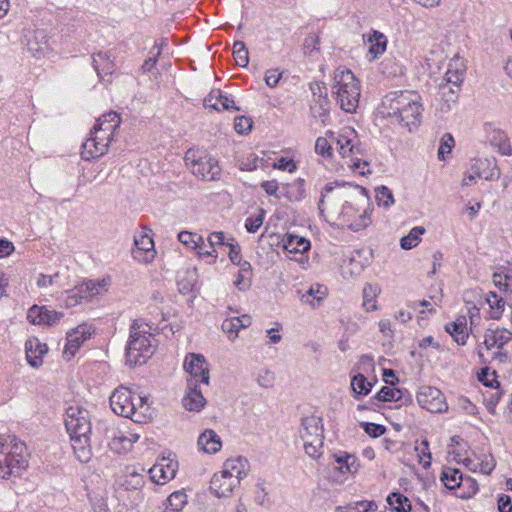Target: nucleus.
Listing matches in <instances>:
<instances>
[{
	"label": "nucleus",
	"mask_w": 512,
	"mask_h": 512,
	"mask_svg": "<svg viewBox=\"0 0 512 512\" xmlns=\"http://www.w3.org/2000/svg\"><path fill=\"white\" fill-rule=\"evenodd\" d=\"M486 300L490 307V317L492 319H499L503 312L505 301L495 292H489Z\"/></svg>",
	"instance_id": "nucleus-42"
},
{
	"label": "nucleus",
	"mask_w": 512,
	"mask_h": 512,
	"mask_svg": "<svg viewBox=\"0 0 512 512\" xmlns=\"http://www.w3.org/2000/svg\"><path fill=\"white\" fill-rule=\"evenodd\" d=\"M352 390L360 396L367 395L372 388V384L362 374L355 375L351 380Z\"/></svg>",
	"instance_id": "nucleus-44"
},
{
	"label": "nucleus",
	"mask_w": 512,
	"mask_h": 512,
	"mask_svg": "<svg viewBox=\"0 0 512 512\" xmlns=\"http://www.w3.org/2000/svg\"><path fill=\"white\" fill-rule=\"evenodd\" d=\"M238 485V480L230 478L220 471L213 475L210 489L218 498L230 497Z\"/></svg>",
	"instance_id": "nucleus-22"
},
{
	"label": "nucleus",
	"mask_w": 512,
	"mask_h": 512,
	"mask_svg": "<svg viewBox=\"0 0 512 512\" xmlns=\"http://www.w3.org/2000/svg\"><path fill=\"white\" fill-rule=\"evenodd\" d=\"M250 469L248 460L244 457L238 456L235 458L227 459L222 467L221 472L230 478L240 481L247 476Z\"/></svg>",
	"instance_id": "nucleus-23"
},
{
	"label": "nucleus",
	"mask_w": 512,
	"mask_h": 512,
	"mask_svg": "<svg viewBox=\"0 0 512 512\" xmlns=\"http://www.w3.org/2000/svg\"><path fill=\"white\" fill-rule=\"evenodd\" d=\"M387 502L397 512H408L411 510V503L409 499L401 493H391L387 497Z\"/></svg>",
	"instance_id": "nucleus-41"
},
{
	"label": "nucleus",
	"mask_w": 512,
	"mask_h": 512,
	"mask_svg": "<svg viewBox=\"0 0 512 512\" xmlns=\"http://www.w3.org/2000/svg\"><path fill=\"white\" fill-rule=\"evenodd\" d=\"M65 427L70 435L72 448L78 460L87 463L91 459V421L89 412L79 406H70L65 414Z\"/></svg>",
	"instance_id": "nucleus-2"
},
{
	"label": "nucleus",
	"mask_w": 512,
	"mask_h": 512,
	"mask_svg": "<svg viewBox=\"0 0 512 512\" xmlns=\"http://www.w3.org/2000/svg\"><path fill=\"white\" fill-rule=\"evenodd\" d=\"M375 398L382 402L399 401L402 398V392L394 386H385L375 395Z\"/></svg>",
	"instance_id": "nucleus-45"
},
{
	"label": "nucleus",
	"mask_w": 512,
	"mask_h": 512,
	"mask_svg": "<svg viewBox=\"0 0 512 512\" xmlns=\"http://www.w3.org/2000/svg\"><path fill=\"white\" fill-rule=\"evenodd\" d=\"M462 480V474L458 469L447 467L442 471L441 481L450 490L459 487Z\"/></svg>",
	"instance_id": "nucleus-39"
},
{
	"label": "nucleus",
	"mask_w": 512,
	"mask_h": 512,
	"mask_svg": "<svg viewBox=\"0 0 512 512\" xmlns=\"http://www.w3.org/2000/svg\"><path fill=\"white\" fill-rule=\"evenodd\" d=\"M202 386L190 382L187 384V390L182 398V405L188 411H200L206 404V399L202 394Z\"/></svg>",
	"instance_id": "nucleus-21"
},
{
	"label": "nucleus",
	"mask_w": 512,
	"mask_h": 512,
	"mask_svg": "<svg viewBox=\"0 0 512 512\" xmlns=\"http://www.w3.org/2000/svg\"><path fill=\"white\" fill-rule=\"evenodd\" d=\"M29 453L24 442L12 438L0 443V478L20 476L29 465Z\"/></svg>",
	"instance_id": "nucleus-7"
},
{
	"label": "nucleus",
	"mask_w": 512,
	"mask_h": 512,
	"mask_svg": "<svg viewBox=\"0 0 512 512\" xmlns=\"http://www.w3.org/2000/svg\"><path fill=\"white\" fill-rule=\"evenodd\" d=\"M252 120L246 116H238L234 120V129L238 134L248 133L252 128Z\"/></svg>",
	"instance_id": "nucleus-60"
},
{
	"label": "nucleus",
	"mask_w": 512,
	"mask_h": 512,
	"mask_svg": "<svg viewBox=\"0 0 512 512\" xmlns=\"http://www.w3.org/2000/svg\"><path fill=\"white\" fill-rule=\"evenodd\" d=\"M415 450L418 453L419 462L424 468L431 464V453L429 451V443L426 439L422 440L419 445H416Z\"/></svg>",
	"instance_id": "nucleus-51"
},
{
	"label": "nucleus",
	"mask_w": 512,
	"mask_h": 512,
	"mask_svg": "<svg viewBox=\"0 0 512 512\" xmlns=\"http://www.w3.org/2000/svg\"><path fill=\"white\" fill-rule=\"evenodd\" d=\"M419 96L410 91L392 93L383 100V111L387 117L396 118L403 127L411 130L420 121L422 105Z\"/></svg>",
	"instance_id": "nucleus-3"
},
{
	"label": "nucleus",
	"mask_w": 512,
	"mask_h": 512,
	"mask_svg": "<svg viewBox=\"0 0 512 512\" xmlns=\"http://www.w3.org/2000/svg\"><path fill=\"white\" fill-rule=\"evenodd\" d=\"M185 162L196 177L204 180H215L221 172L218 161L215 158L209 156H199L196 158V153L191 150L186 153Z\"/></svg>",
	"instance_id": "nucleus-11"
},
{
	"label": "nucleus",
	"mask_w": 512,
	"mask_h": 512,
	"mask_svg": "<svg viewBox=\"0 0 512 512\" xmlns=\"http://www.w3.org/2000/svg\"><path fill=\"white\" fill-rule=\"evenodd\" d=\"M210 250L200 251L199 255L204 257H213L217 258V246L226 245L227 241L225 240V235L222 231L212 232L208 235L207 238Z\"/></svg>",
	"instance_id": "nucleus-37"
},
{
	"label": "nucleus",
	"mask_w": 512,
	"mask_h": 512,
	"mask_svg": "<svg viewBox=\"0 0 512 512\" xmlns=\"http://www.w3.org/2000/svg\"><path fill=\"white\" fill-rule=\"evenodd\" d=\"M282 73L278 69H269L265 73V83L268 87L274 88L278 85Z\"/></svg>",
	"instance_id": "nucleus-64"
},
{
	"label": "nucleus",
	"mask_w": 512,
	"mask_h": 512,
	"mask_svg": "<svg viewBox=\"0 0 512 512\" xmlns=\"http://www.w3.org/2000/svg\"><path fill=\"white\" fill-rule=\"evenodd\" d=\"M488 139L491 145L498 148L499 153L504 156L512 155V146L504 131L494 128L490 131Z\"/></svg>",
	"instance_id": "nucleus-31"
},
{
	"label": "nucleus",
	"mask_w": 512,
	"mask_h": 512,
	"mask_svg": "<svg viewBox=\"0 0 512 512\" xmlns=\"http://www.w3.org/2000/svg\"><path fill=\"white\" fill-rule=\"evenodd\" d=\"M184 370L188 373L187 384L209 385V364L201 354L190 353L186 355L183 363Z\"/></svg>",
	"instance_id": "nucleus-13"
},
{
	"label": "nucleus",
	"mask_w": 512,
	"mask_h": 512,
	"mask_svg": "<svg viewBox=\"0 0 512 512\" xmlns=\"http://www.w3.org/2000/svg\"><path fill=\"white\" fill-rule=\"evenodd\" d=\"M87 291L84 289L83 284H79L73 289L68 291V297L66 299V306L73 307L82 301L90 300L89 296L86 293Z\"/></svg>",
	"instance_id": "nucleus-43"
},
{
	"label": "nucleus",
	"mask_w": 512,
	"mask_h": 512,
	"mask_svg": "<svg viewBox=\"0 0 512 512\" xmlns=\"http://www.w3.org/2000/svg\"><path fill=\"white\" fill-rule=\"evenodd\" d=\"M299 433L305 453L313 459H318L322 455L324 439L322 419L316 415L304 417Z\"/></svg>",
	"instance_id": "nucleus-10"
},
{
	"label": "nucleus",
	"mask_w": 512,
	"mask_h": 512,
	"mask_svg": "<svg viewBox=\"0 0 512 512\" xmlns=\"http://www.w3.org/2000/svg\"><path fill=\"white\" fill-rule=\"evenodd\" d=\"M283 247L288 253L303 254L310 249L311 244L305 237L289 234L284 240Z\"/></svg>",
	"instance_id": "nucleus-33"
},
{
	"label": "nucleus",
	"mask_w": 512,
	"mask_h": 512,
	"mask_svg": "<svg viewBox=\"0 0 512 512\" xmlns=\"http://www.w3.org/2000/svg\"><path fill=\"white\" fill-rule=\"evenodd\" d=\"M93 67L99 77L111 75L114 71V62L106 53L99 52L92 57Z\"/></svg>",
	"instance_id": "nucleus-34"
},
{
	"label": "nucleus",
	"mask_w": 512,
	"mask_h": 512,
	"mask_svg": "<svg viewBox=\"0 0 512 512\" xmlns=\"http://www.w3.org/2000/svg\"><path fill=\"white\" fill-rule=\"evenodd\" d=\"M26 359L30 366L38 368L42 365V357L48 352L45 343L39 341L38 338H29L25 343Z\"/></svg>",
	"instance_id": "nucleus-24"
},
{
	"label": "nucleus",
	"mask_w": 512,
	"mask_h": 512,
	"mask_svg": "<svg viewBox=\"0 0 512 512\" xmlns=\"http://www.w3.org/2000/svg\"><path fill=\"white\" fill-rule=\"evenodd\" d=\"M178 240L187 248L195 250V242L200 240V235L190 231H181L178 234Z\"/></svg>",
	"instance_id": "nucleus-55"
},
{
	"label": "nucleus",
	"mask_w": 512,
	"mask_h": 512,
	"mask_svg": "<svg viewBox=\"0 0 512 512\" xmlns=\"http://www.w3.org/2000/svg\"><path fill=\"white\" fill-rule=\"evenodd\" d=\"M425 233V228L421 226H416L412 228L408 235L402 237L400 239V246L404 250H410L416 247L420 241V236Z\"/></svg>",
	"instance_id": "nucleus-40"
},
{
	"label": "nucleus",
	"mask_w": 512,
	"mask_h": 512,
	"mask_svg": "<svg viewBox=\"0 0 512 512\" xmlns=\"http://www.w3.org/2000/svg\"><path fill=\"white\" fill-rule=\"evenodd\" d=\"M27 50L34 57L44 55L48 50L46 36L43 31H35L27 40Z\"/></svg>",
	"instance_id": "nucleus-32"
},
{
	"label": "nucleus",
	"mask_w": 512,
	"mask_h": 512,
	"mask_svg": "<svg viewBox=\"0 0 512 512\" xmlns=\"http://www.w3.org/2000/svg\"><path fill=\"white\" fill-rule=\"evenodd\" d=\"M198 447L208 454H213L221 449L222 443L216 432L205 430L198 438Z\"/></svg>",
	"instance_id": "nucleus-30"
},
{
	"label": "nucleus",
	"mask_w": 512,
	"mask_h": 512,
	"mask_svg": "<svg viewBox=\"0 0 512 512\" xmlns=\"http://www.w3.org/2000/svg\"><path fill=\"white\" fill-rule=\"evenodd\" d=\"M363 270L362 264L355 259L345 260L341 266V273L344 278H351L359 275Z\"/></svg>",
	"instance_id": "nucleus-46"
},
{
	"label": "nucleus",
	"mask_w": 512,
	"mask_h": 512,
	"mask_svg": "<svg viewBox=\"0 0 512 512\" xmlns=\"http://www.w3.org/2000/svg\"><path fill=\"white\" fill-rule=\"evenodd\" d=\"M334 145H335V143H332L331 138L329 141L325 137H319L315 143V151H316V153L320 154L321 156L331 157Z\"/></svg>",
	"instance_id": "nucleus-52"
},
{
	"label": "nucleus",
	"mask_w": 512,
	"mask_h": 512,
	"mask_svg": "<svg viewBox=\"0 0 512 512\" xmlns=\"http://www.w3.org/2000/svg\"><path fill=\"white\" fill-rule=\"evenodd\" d=\"M333 459L335 464L333 469L338 470L342 474H354L358 471L359 463L355 455L340 451L333 455Z\"/></svg>",
	"instance_id": "nucleus-27"
},
{
	"label": "nucleus",
	"mask_w": 512,
	"mask_h": 512,
	"mask_svg": "<svg viewBox=\"0 0 512 512\" xmlns=\"http://www.w3.org/2000/svg\"><path fill=\"white\" fill-rule=\"evenodd\" d=\"M360 94V82L355 75L343 67L337 68L334 71L332 95L339 107L347 113L356 112Z\"/></svg>",
	"instance_id": "nucleus-5"
},
{
	"label": "nucleus",
	"mask_w": 512,
	"mask_h": 512,
	"mask_svg": "<svg viewBox=\"0 0 512 512\" xmlns=\"http://www.w3.org/2000/svg\"><path fill=\"white\" fill-rule=\"evenodd\" d=\"M274 380V374L267 369L261 370L257 377V383L259 384V386L264 388L272 387L274 384Z\"/></svg>",
	"instance_id": "nucleus-61"
},
{
	"label": "nucleus",
	"mask_w": 512,
	"mask_h": 512,
	"mask_svg": "<svg viewBox=\"0 0 512 512\" xmlns=\"http://www.w3.org/2000/svg\"><path fill=\"white\" fill-rule=\"evenodd\" d=\"M233 56L235 62L240 67H246L249 63L248 50L241 41L235 42L233 45Z\"/></svg>",
	"instance_id": "nucleus-47"
},
{
	"label": "nucleus",
	"mask_w": 512,
	"mask_h": 512,
	"mask_svg": "<svg viewBox=\"0 0 512 512\" xmlns=\"http://www.w3.org/2000/svg\"><path fill=\"white\" fill-rule=\"evenodd\" d=\"M150 327L134 321L130 328L129 341L126 347V360L130 366L146 363L155 351V338L149 332Z\"/></svg>",
	"instance_id": "nucleus-6"
},
{
	"label": "nucleus",
	"mask_w": 512,
	"mask_h": 512,
	"mask_svg": "<svg viewBox=\"0 0 512 512\" xmlns=\"http://www.w3.org/2000/svg\"><path fill=\"white\" fill-rule=\"evenodd\" d=\"M445 330L449 333L458 345H465L469 337L467 319L465 316H459L455 321L447 323Z\"/></svg>",
	"instance_id": "nucleus-26"
},
{
	"label": "nucleus",
	"mask_w": 512,
	"mask_h": 512,
	"mask_svg": "<svg viewBox=\"0 0 512 512\" xmlns=\"http://www.w3.org/2000/svg\"><path fill=\"white\" fill-rule=\"evenodd\" d=\"M454 147V138L450 133H446L442 136L440 146L438 149V158L440 160L445 159V154H450Z\"/></svg>",
	"instance_id": "nucleus-53"
},
{
	"label": "nucleus",
	"mask_w": 512,
	"mask_h": 512,
	"mask_svg": "<svg viewBox=\"0 0 512 512\" xmlns=\"http://www.w3.org/2000/svg\"><path fill=\"white\" fill-rule=\"evenodd\" d=\"M234 280V286L240 291L247 290L251 285L252 266L249 262L243 261Z\"/></svg>",
	"instance_id": "nucleus-35"
},
{
	"label": "nucleus",
	"mask_w": 512,
	"mask_h": 512,
	"mask_svg": "<svg viewBox=\"0 0 512 512\" xmlns=\"http://www.w3.org/2000/svg\"><path fill=\"white\" fill-rule=\"evenodd\" d=\"M219 98H221V90H212L204 98V107L211 108L215 111H221Z\"/></svg>",
	"instance_id": "nucleus-59"
},
{
	"label": "nucleus",
	"mask_w": 512,
	"mask_h": 512,
	"mask_svg": "<svg viewBox=\"0 0 512 512\" xmlns=\"http://www.w3.org/2000/svg\"><path fill=\"white\" fill-rule=\"evenodd\" d=\"M105 434L110 450L118 454L130 451L133 443L140 438L138 433L120 431L115 427L107 428Z\"/></svg>",
	"instance_id": "nucleus-15"
},
{
	"label": "nucleus",
	"mask_w": 512,
	"mask_h": 512,
	"mask_svg": "<svg viewBox=\"0 0 512 512\" xmlns=\"http://www.w3.org/2000/svg\"><path fill=\"white\" fill-rule=\"evenodd\" d=\"M512 340V333L504 328L487 329L484 340L478 348V356L482 363H507L509 353L504 349Z\"/></svg>",
	"instance_id": "nucleus-8"
},
{
	"label": "nucleus",
	"mask_w": 512,
	"mask_h": 512,
	"mask_svg": "<svg viewBox=\"0 0 512 512\" xmlns=\"http://www.w3.org/2000/svg\"><path fill=\"white\" fill-rule=\"evenodd\" d=\"M177 472V463L163 459L161 462L156 463L149 469L151 480L158 484L163 485L169 480L173 479Z\"/></svg>",
	"instance_id": "nucleus-20"
},
{
	"label": "nucleus",
	"mask_w": 512,
	"mask_h": 512,
	"mask_svg": "<svg viewBox=\"0 0 512 512\" xmlns=\"http://www.w3.org/2000/svg\"><path fill=\"white\" fill-rule=\"evenodd\" d=\"M91 336V327L87 324L79 325L67 333V343L63 354L68 359L72 358L80 345Z\"/></svg>",
	"instance_id": "nucleus-19"
},
{
	"label": "nucleus",
	"mask_w": 512,
	"mask_h": 512,
	"mask_svg": "<svg viewBox=\"0 0 512 512\" xmlns=\"http://www.w3.org/2000/svg\"><path fill=\"white\" fill-rule=\"evenodd\" d=\"M110 406L117 415L131 418L135 422H141V418L146 417L149 412L146 398L138 396L135 401L131 390L124 386H119L114 390L110 396Z\"/></svg>",
	"instance_id": "nucleus-9"
},
{
	"label": "nucleus",
	"mask_w": 512,
	"mask_h": 512,
	"mask_svg": "<svg viewBox=\"0 0 512 512\" xmlns=\"http://www.w3.org/2000/svg\"><path fill=\"white\" fill-rule=\"evenodd\" d=\"M167 502V507L180 512L187 503V495L182 491H175L168 497Z\"/></svg>",
	"instance_id": "nucleus-48"
},
{
	"label": "nucleus",
	"mask_w": 512,
	"mask_h": 512,
	"mask_svg": "<svg viewBox=\"0 0 512 512\" xmlns=\"http://www.w3.org/2000/svg\"><path fill=\"white\" fill-rule=\"evenodd\" d=\"M329 137L332 139V143H335V147L338 150V153L343 158H350V161L347 162V165L354 168L360 169L361 162L359 159L354 158L353 156L356 153L358 148L355 145V131L350 128H344L341 133H333L328 132Z\"/></svg>",
	"instance_id": "nucleus-12"
},
{
	"label": "nucleus",
	"mask_w": 512,
	"mask_h": 512,
	"mask_svg": "<svg viewBox=\"0 0 512 512\" xmlns=\"http://www.w3.org/2000/svg\"><path fill=\"white\" fill-rule=\"evenodd\" d=\"M132 256L135 260L143 263H150L156 256L154 241L147 232H140L134 236V248Z\"/></svg>",
	"instance_id": "nucleus-17"
},
{
	"label": "nucleus",
	"mask_w": 512,
	"mask_h": 512,
	"mask_svg": "<svg viewBox=\"0 0 512 512\" xmlns=\"http://www.w3.org/2000/svg\"><path fill=\"white\" fill-rule=\"evenodd\" d=\"M417 402L421 407L432 413H441L448 408L442 392L432 386H423L420 388L417 393Z\"/></svg>",
	"instance_id": "nucleus-14"
},
{
	"label": "nucleus",
	"mask_w": 512,
	"mask_h": 512,
	"mask_svg": "<svg viewBox=\"0 0 512 512\" xmlns=\"http://www.w3.org/2000/svg\"><path fill=\"white\" fill-rule=\"evenodd\" d=\"M380 292L377 285L366 284L363 288V307L367 312L377 309L376 298Z\"/></svg>",
	"instance_id": "nucleus-38"
},
{
	"label": "nucleus",
	"mask_w": 512,
	"mask_h": 512,
	"mask_svg": "<svg viewBox=\"0 0 512 512\" xmlns=\"http://www.w3.org/2000/svg\"><path fill=\"white\" fill-rule=\"evenodd\" d=\"M376 200L378 205L385 208H388L394 204L393 194L391 190L386 186H381L376 189Z\"/></svg>",
	"instance_id": "nucleus-50"
},
{
	"label": "nucleus",
	"mask_w": 512,
	"mask_h": 512,
	"mask_svg": "<svg viewBox=\"0 0 512 512\" xmlns=\"http://www.w3.org/2000/svg\"><path fill=\"white\" fill-rule=\"evenodd\" d=\"M226 246L229 247L228 255L231 262L237 266H241L243 262L241 261V249L238 243H236L234 239L231 238L227 241Z\"/></svg>",
	"instance_id": "nucleus-57"
},
{
	"label": "nucleus",
	"mask_w": 512,
	"mask_h": 512,
	"mask_svg": "<svg viewBox=\"0 0 512 512\" xmlns=\"http://www.w3.org/2000/svg\"><path fill=\"white\" fill-rule=\"evenodd\" d=\"M255 502L260 506H267L270 504L268 493L266 492L263 484L259 483L255 487Z\"/></svg>",
	"instance_id": "nucleus-63"
},
{
	"label": "nucleus",
	"mask_w": 512,
	"mask_h": 512,
	"mask_svg": "<svg viewBox=\"0 0 512 512\" xmlns=\"http://www.w3.org/2000/svg\"><path fill=\"white\" fill-rule=\"evenodd\" d=\"M120 122V116L116 112H109L98 118L90 137L82 145V157L90 160L104 155Z\"/></svg>",
	"instance_id": "nucleus-4"
},
{
	"label": "nucleus",
	"mask_w": 512,
	"mask_h": 512,
	"mask_svg": "<svg viewBox=\"0 0 512 512\" xmlns=\"http://www.w3.org/2000/svg\"><path fill=\"white\" fill-rule=\"evenodd\" d=\"M493 283L496 287L502 290H507L510 287V284H512V275L509 274H501V273H494L493 274Z\"/></svg>",
	"instance_id": "nucleus-62"
},
{
	"label": "nucleus",
	"mask_w": 512,
	"mask_h": 512,
	"mask_svg": "<svg viewBox=\"0 0 512 512\" xmlns=\"http://www.w3.org/2000/svg\"><path fill=\"white\" fill-rule=\"evenodd\" d=\"M265 211L259 209V214L256 217H248L245 222V228L249 233H255L263 224Z\"/></svg>",
	"instance_id": "nucleus-56"
},
{
	"label": "nucleus",
	"mask_w": 512,
	"mask_h": 512,
	"mask_svg": "<svg viewBox=\"0 0 512 512\" xmlns=\"http://www.w3.org/2000/svg\"><path fill=\"white\" fill-rule=\"evenodd\" d=\"M367 42L369 43L368 57L370 61L375 60L379 55L383 54L386 50L387 39L384 34L373 31L368 34Z\"/></svg>",
	"instance_id": "nucleus-28"
},
{
	"label": "nucleus",
	"mask_w": 512,
	"mask_h": 512,
	"mask_svg": "<svg viewBox=\"0 0 512 512\" xmlns=\"http://www.w3.org/2000/svg\"><path fill=\"white\" fill-rule=\"evenodd\" d=\"M63 317V313L50 310L45 306H32L27 313V319L34 325L53 326Z\"/></svg>",
	"instance_id": "nucleus-18"
},
{
	"label": "nucleus",
	"mask_w": 512,
	"mask_h": 512,
	"mask_svg": "<svg viewBox=\"0 0 512 512\" xmlns=\"http://www.w3.org/2000/svg\"><path fill=\"white\" fill-rule=\"evenodd\" d=\"M376 509L377 504L373 501H359L347 506L344 512H374Z\"/></svg>",
	"instance_id": "nucleus-54"
},
{
	"label": "nucleus",
	"mask_w": 512,
	"mask_h": 512,
	"mask_svg": "<svg viewBox=\"0 0 512 512\" xmlns=\"http://www.w3.org/2000/svg\"><path fill=\"white\" fill-rule=\"evenodd\" d=\"M251 325V318L248 315L226 318L222 325V331L227 335L230 341H235L241 329Z\"/></svg>",
	"instance_id": "nucleus-25"
},
{
	"label": "nucleus",
	"mask_w": 512,
	"mask_h": 512,
	"mask_svg": "<svg viewBox=\"0 0 512 512\" xmlns=\"http://www.w3.org/2000/svg\"><path fill=\"white\" fill-rule=\"evenodd\" d=\"M318 209L322 216L339 221L353 231L371 224L373 210L370 198L360 186L348 183H327L321 190Z\"/></svg>",
	"instance_id": "nucleus-1"
},
{
	"label": "nucleus",
	"mask_w": 512,
	"mask_h": 512,
	"mask_svg": "<svg viewBox=\"0 0 512 512\" xmlns=\"http://www.w3.org/2000/svg\"><path fill=\"white\" fill-rule=\"evenodd\" d=\"M111 280L109 277L103 278L101 280H88L83 282L84 289L87 291V295L89 296L90 300L97 296L101 295L103 293H106L108 291V288L110 286Z\"/></svg>",
	"instance_id": "nucleus-36"
},
{
	"label": "nucleus",
	"mask_w": 512,
	"mask_h": 512,
	"mask_svg": "<svg viewBox=\"0 0 512 512\" xmlns=\"http://www.w3.org/2000/svg\"><path fill=\"white\" fill-rule=\"evenodd\" d=\"M327 294L328 290L326 286L315 283L311 285L305 293L302 294L300 300L303 304H308L312 308H315L323 299L326 298Z\"/></svg>",
	"instance_id": "nucleus-29"
},
{
	"label": "nucleus",
	"mask_w": 512,
	"mask_h": 512,
	"mask_svg": "<svg viewBox=\"0 0 512 512\" xmlns=\"http://www.w3.org/2000/svg\"><path fill=\"white\" fill-rule=\"evenodd\" d=\"M501 397L498 387L483 393L484 403L491 414H495V408Z\"/></svg>",
	"instance_id": "nucleus-49"
},
{
	"label": "nucleus",
	"mask_w": 512,
	"mask_h": 512,
	"mask_svg": "<svg viewBox=\"0 0 512 512\" xmlns=\"http://www.w3.org/2000/svg\"><path fill=\"white\" fill-rule=\"evenodd\" d=\"M479 457V472L490 474L496 465L493 456L491 454H481Z\"/></svg>",
	"instance_id": "nucleus-58"
},
{
	"label": "nucleus",
	"mask_w": 512,
	"mask_h": 512,
	"mask_svg": "<svg viewBox=\"0 0 512 512\" xmlns=\"http://www.w3.org/2000/svg\"><path fill=\"white\" fill-rule=\"evenodd\" d=\"M465 75V66L461 58L455 56L450 60L448 64L447 71L445 73L444 79L440 84V89L445 94V90L448 89L449 92L455 96L457 93L461 83L463 82Z\"/></svg>",
	"instance_id": "nucleus-16"
}]
</instances>
